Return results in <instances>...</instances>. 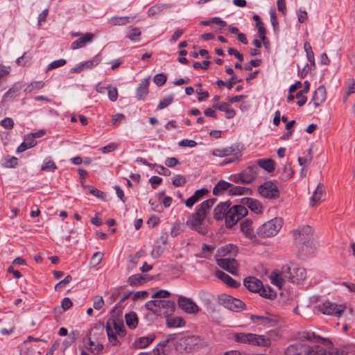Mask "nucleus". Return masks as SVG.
Returning a JSON list of instances; mask_svg holds the SVG:
<instances>
[{
	"label": "nucleus",
	"mask_w": 355,
	"mask_h": 355,
	"mask_svg": "<svg viewBox=\"0 0 355 355\" xmlns=\"http://www.w3.org/2000/svg\"><path fill=\"white\" fill-rule=\"evenodd\" d=\"M216 202V199L210 198L203 201L194 213L187 220V225L193 230L205 235L209 225V211Z\"/></svg>",
	"instance_id": "1"
},
{
	"label": "nucleus",
	"mask_w": 355,
	"mask_h": 355,
	"mask_svg": "<svg viewBox=\"0 0 355 355\" xmlns=\"http://www.w3.org/2000/svg\"><path fill=\"white\" fill-rule=\"evenodd\" d=\"M307 277L305 268L293 265L291 266H284L279 272H272L270 275L271 283L279 288H282L288 279L291 282L296 284H302Z\"/></svg>",
	"instance_id": "2"
},
{
	"label": "nucleus",
	"mask_w": 355,
	"mask_h": 355,
	"mask_svg": "<svg viewBox=\"0 0 355 355\" xmlns=\"http://www.w3.org/2000/svg\"><path fill=\"white\" fill-rule=\"evenodd\" d=\"M106 332L108 344L111 346H119L126 334V330L122 320L111 319L106 322Z\"/></svg>",
	"instance_id": "3"
},
{
	"label": "nucleus",
	"mask_w": 355,
	"mask_h": 355,
	"mask_svg": "<svg viewBox=\"0 0 355 355\" xmlns=\"http://www.w3.org/2000/svg\"><path fill=\"white\" fill-rule=\"evenodd\" d=\"M103 329L92 328L83 338V344L92 354L99 355L103 349V345L99 341V336H103Z\"/></svg>",
	"instance_id": "4"
},
{
	"label": "nucleus",
	"mask_w": 355,
	"mask_h": 355,
	"mask_svg": "<svg viewBox=\"0 0 355 355\" xmlns=\"http://www.w3.org/2000/svg\"><path fill=\"white\" fill-rule=\"evenodd\" d=\"M146 308L157 315H167L175 310V303L171 300H155L146 303Z\"/></svg>",
	"instance_id": "5"
},
{
	"label": "nucleus",
	"mask_w": 355,
	"mask_h": 355,
	"mask_svg": "<svg viewBox=\"0 0 355 355\" xmlns=\"http://www.w3.org/2000/svg\"><path fill=\"white\" fill-rule=\"evenodd\" d=\"M294 239L300 243L313 245L316 248L318 243L315 241V234L311 227L302 226L293 231Z\"/></svg>",
	"instance_id": "6"
},
{
	"label": "nucleus",
	"mask_w": 355,
	"mask_h": 355,
	"mask_svg": "<svg viewBox=\"0 0 355 355\" xmlns=\"http://www.w3.org/2000/svg\"><path fill=\"white\" fill-rule=\"evenodd\" d=\"M282 220L275 218L263 223L257 230V234L261 237H270L276 235L282 227Z\"/></svg>",
	"instance_id": "7"
},
{
	"label": "nucleus",
	"mask_w": 355,
	"mask_h": 355,
	"mask_svg": "<svg viewBox=\"0 0 355 355\" xmlns=\"http://www.w3.org/2000/svg\"><path fill=\"white\" fill-rule=\"evenodd\" d=\"M248 214L247 209L242 205H234L229 207L225 213V224L227 227H232Z\"/></svg>",
	"instance_id": "8"
},
{
	"label": "nucleus",
	"mask_w": 355,
	"mask_h": 355,
	"mask_svg": "<svg viewBox=\"0 0 355 355\" xmlns=\"http://www.w3.org/2000/svg\"><path fill=\"white\" fill-rule=\"evenodd\" d=\"M345 309V305H338L329 301L325 302L322 304H319L317 306L318 311L322 313V314L327 315H334L338 318H340L341 316Z\"/></svg>",
	"instance_id": "9"
},
{
	"label": "nucleus",
	"mask_w": 355,
	"mask_h": 355,
	"mask_svg": "<svg viewBox=\"0 0 355 355\" xmlns=\"http://www.w3.org/2000/svg\"><path fill=\"white\" fill-rule=\"evenodd\" d=\"M219 302L225 308L236 312L243 310L245 306V303L241 300L227 295H220L219 297Z\"/></svg>",
	"instance_id": "10"
},
{
	"label": "nucleus",
	"mask_w": 355,
	"mask_h": 355,
	"mask_svg": "<svg viewBox=\"0 0 355 355\" xmlns=\"http://www.w3.org/2000/svg\"><path fill=\"white\" fill-rule=\"evenodd\" d=\"M216 263L222 269L227 271L228 272L237 275L239 273V263L232 257L216 258Z\"/></svg>",
	"instance_id": "11"
},
{
	"label": "nucleus",
	"mask_w": 355,
	"mask_h": 355,
	"mask_svg": "<svg viewBox=\"0 0 355 355\" xmlns=\"http://www.w3.org/2000/svg\"><path fill=\"white\" fill-rule=\"evenodd\" d=\"M250 320L266 327H273L277 326L279 323V318L277 315L268 313H266L263 315H251Z\"/></svg>",
	"instance_id": "12"
},
{
	"label": "nucleus",
	"mask_w": 355,
	"mask_h": 355,
	"mask_svg": "<svg viewBox=\"0 0 355 355\" xmlns=\"http://www.w3.org/2000/svg\"><path fill=\"white\" fill-rule=\"evenodd\" d=\"M258 191L261 196L266 198L276 199L279 196L277 185L272 182H264L259 187Z\"/></svg>",
	"instance_id": "13"
},
{
	"label": "nucleus",
	"mask_w": 355,
	"mask_h": 355,
	"mask_svg": "<svg viewBox=\"0 0 355 355\" xmlns=\"http://www.w3.org/2000/svg\"><path fill=\"white\" fill-rule=\"evenodd\" d=\"M178 306L187 313L196 314L199 312L198 306L191 299L180 296L178 300Z\"/></svg>",
	"instance_id": "14"
},
{
	"label": "nucleus",
	"mask_w": 355,
	"mask_h": 355,
	"mask_svg": "<svg viewBox=\"0 0 355 355\" xmlns=\"http://www.w3.org/2000/svg\"><path fill=\"white\" fill-rule=\"evenodd\" d=\"M259 168L255 164L248 165L241 172V178L243 184H250L253 182L257 176Z\"/></svg>",
	"instance_id": "15"
},
{
	"label": "nucleus",
	"mask_w": 355,
	"mask_h": 355,
	"mask_svg": "<svg viewBox=\"0 0 355 355\" xmlns=\"http://www.w3.org/2000/svg\"><path fill=\"white\" fill-rule=\"evenodd\" d=\"M238 248L232 244H228L220 248L217 250L216 258L232 257L236 256Z\"/></svg>",
	"instance_id": "16"
},
{
	"label": "nucleus",
	"mask_w": 355,
	"mask_h": 355,
	"mask_svg": "<svg viewBox=\"0 0 355 355\" xmlns=\"http://www.w3.org/2000/svg\"><path fill=\"white\" fill-rule=\"evenodd\" d=\"M94 38V35L92 33H87L83 34L79 39L71 43V49L72 50H76L80 48H83L86 46V44L92 42Z\"/></svg>",
	"instance_id": "17"
},
{
	"label": "nucleus",
	"mask_w": 355,
	"mask_h": 355,
	"mask_svg": "<svg viewBox=\"0 0 355 355\" xmlns=\"http://www.w3.org/2000/svg\"><path fill=\"white\" fill-rule=\"evenodd\" d=\"M244 286L251 292L259 293L262 288V282L254 277H248L244 279Z\"/></svg>",
	"instance_id": "18"
},
{
	"label": "nucleus",
	"mask_w": 355,
	"mask_h": 355,
	"mask_svg": "<svg viewBox=\"0 0 355 355\" xmlns=\"http://www.w3.org/2000/svg\"><path fill=\"white\" fill-rule=\"evenodd\" d=\"M324 188L322 184L319 183L310 199V205L315 207L318 203L323 200L324 196Z\"/></svg>",
	"instance_id": "19"
},
{
	"label": "nucleus",
	"mask_w": 355,
	"mask_h": 355,
	"mask_svg": "<svg viewBox=\"0 0 355 355\" xmlns=\"http://www.w3.org/2000/svg\"><path fill=\"white\" fill-rule=\"evenodd\" d=\"M250 345L259 347H268L271 344L270 339L265 335H259L251 333Z\"/></svg>",
	"instance_id": "20"
},
{
	"label": "nucleus",
	"mask_w": 355,
	"mask_h": 355,
	"mask_svg": "<svg viewBox=\"0 0 355 355\" xmlns=\"http://www.w3.org/2000/svg\"><path fill=\"white\" fill-rule=\"evenodd\" d=\"M326 99V89L324 87L320 86L314 92L311 98L315 107L320 105Z\"/></svg>",
	"instance_id": "21"
},
{
	"label": "nucleus",
	"mask_w": 355,
	"mask_h": 355,
	"mask_svg": "<svg viewBox=\"0 0 355 355\" xmlns=\"http://www.w3.org/2000/svg\"><path fill=\"white\" fill-rule=\"evenodd\" d=\"M309 347L301 343H297L289 346L286 351V355H304Z\"/></svg>",
	"instance_id": "22"
},
{
	"label": "nucleus",
	"mask_w": 355,
	"mask_h": 355,
	"mask_svg": "<svg viewBox=\"0 0 355 355\" xmlns=\"http://www.w3.org/2000/svg\"><path fill=\"white\" fill-rule=\"evenodd\" d=\"M208 193L209 191L207 189H201L199 190H196L193 195H192L186 200V206L189 208H191L194 204L198 202L201 198H202L204 196H205Z\"/></svg>",
	"instance_id": "23"
},
{
	"label": "nucleus",
	"mask_w": 355,
	"mask_h": 355,
	"mask_svg": "<svg viewBox=\"0 0 355 355\" xmlns=\"http://www.w3.org/2000/svg\"><path fill=\"white\" fill-rule=\"evenodd\" d=\"M169 342V339L159 342L153 349V355H168L171 351V347L168 345Z\"/></svg>",
	"instance_id": "24"
},
{
	"label": "nucleus",
	"mask_w": 355,
	"mask_h": 355,
	"mask_svg": "<svg viewBox=\"0 0 355 355\" xmlns=\"http://www.w3.org/2000/svg\"><path fill=\"white\" fill-rule=\"evenodd\" d=\"M238 150H239V149L237 146H232L226 148L214 149L212 151V155L214 156L223 157L232 155V154L236 153L235 152L238 153Z\"/></svg>",
	"instance_id": "25"
},
{
	"label": "nucleus",
	"mask_w": 355,
	"mask_h": 355,
	"mask_svg": "<svg viewBox=\"0 0 355 355\" xmlns=\"http://www.w3.org/2000/svg\"><path fill=\"white\" fill-rule=\"evenodd\" d=\"M230 204L227 202H221L218 204L214 209V216L217 220L225 218V213L227 212Z\"/></svg>",
	"instance_id": "26"
},
{
	"label": "nucleus",
	"mask_w": 355,
	"mask_h": 355,
	"mask_svg": "<svg viewBox=\"0 0 355 355\" xmlns=\"http://www.w3.org/2000/svg\"><path fill=\"white\" fill-rule=\"evenodd\" d=\"M232 186V184L225 181V180H220L217 182V184L214 186L213 189V194L214 196H221L223 195L226 191L229 192V190Z\"/></svg>",
	"instance_id": "27"
},
{
	"label": "nucleus",
	"mask_w": 355,
	"mask_h": 355,
	"mask_svg": "<svg viewBox=\"0 0 355 355\" xmlns=\"http://www.w3.org/2000/svg\"><path fill=\"white\" fill-rule=\"evenodd\" d=\"M216 276L230 287L236 288L240 285L239 282L221 270H217Z\"/></svg>",
	"instance_id": "28"
},
{
	"label": "nucleus",
	"mask_w": 355,
	"mask_h": 355,
	"mask_svg": "<svg viewBox=\"0 0 355 355\" xmlns=\"http://www.w3.org/2000/svg\"><path fill=\"white\" fill-rule=\"evenodd\" d=\"M149 81L148 79H144L139 84L137 89V97L139 100H144L148 93Z\"/></svg>",
	"instance_id": "29"
},
{
	"label": "nucleus",
	"mask_w": 355,
	"mask_h": 355,
	"mask_svg": "<svg viewBox=\"0 0 355 355\" xmlns=\"http://www.w3.org/2000/svg\"><path fill=\"white\" fill-rule=\"evenodd\" d=\"M251 189L248 187L241 186H233L232 184L230 190V196H242V195H250L251 194Z\"/></svg>",
	"instance_id": "30"
},
{
	"label": "nucleus",
	"mask_w": 355,
	"mask_h": 355,
	"mask_svg": "<svg viewBox=\"0 0 355 355\" xmlns=\"http://www.w3.org/2000/svg\"><path fill=\"white\" fill-rule=\"evenodd\" d=\"M257 164V166H260L268 173L272 172L275 170V162L270 158L258 159Z\"/></svg>",
	"instance_id": "31"
},
{
	"label": "nucleus",
	"mask_w": 355,
	"mask_h": 355,
	"mask_svg": "<svg viewBox=\"0 0 355 355\" xmlns=\"http://www.w3.org/2000/svg\"><path fill=\"white\" fill-rule=\"evenodd\" d=\"M249 207V209L256 214H259L262 211V206L261 203L254 199L252 198H244L243 199Z\"/></svg>",
	"instance_id": "32"
},
{
	"label": "nucleus",
	"mask_w": 355,
	"mask_h": 355,
	"mask_svg": "<svg viewBox=\"0 0 355 355\" xmlns=\"http://www.w3.org/2000/svg\"><path fill=\"white\" fill-rule=\"evenodd\" d=\"M304 355H329V352L322 346L314 345L309 347Z\"/></svg>",
	"instance_id": "33"
},
{
	"label": "nucleus",
	"mask_w": 355,
	"mask_h": 355,
	"mask_svg": "<svg viewBox=\"0 0 355 355\" xmlns=\"http://www.w3.org/2000/svg\"><path fill=\"white\" fill-rule=\"evenodd\" d=\"M141 31L139 28L129 27L126 31V37L131 41L139 42L140 40Z\"/></svg>",
	"instance_id": "34"
},
{
	"label": "nucleus",
	"mask_w": 355,
	"mask_h": 355,
	"mask_svg": "<svg viewBox=\"0 0 355 355\" xmlns=\"http://www.w3.org/2000/svg\"><path fill=\"white\" fill-rule=\"evenodd\" d=\"M125 322L128 327L135 329L138 324V318L135 312H130L125 315Z\"/></svg>",
	"instance_id": "35"
},
{
	"label": "nucleus",
	"mask_w": 355,
	"mask_h": 355,
	"mask_svg": "<svg viewBox=\"0 0 355 355\" xmlns=\"http://www.w3.org/2000/svg\"><path fill=\"white\" fill-rule=\"evenodd\" d=\"M148 280V278L146 275L141 274H136L132 275L128 279V283L131 286L141 285Z\"/></svg>",
	"instance_id": "36"
},
{
	"label": "nucleus",
	"mask_w": 355,
	"mask_h": 355,
	"mask_svg": "<svg viewBox=\"0 0 355 355\" xmlns=\"http://www.w3.org/2000/svg\"><path fill=\"white\" fill-rule=\"evenodd\" d=\"M293 173L291 164L287 162L281 171V179L284 181H287L292 178Z\"/></svg>",
	"instance_id": "37"
},
{
	"label": "nucleus",
	"mask_w": 355,
	"mask_h": 355,
	"mask_svg": "<svg viewBox=\"0 0 355 355\" xmlns=\"http://www.w3.org/2000/svg\"><path fill=\"white\" fill-rule=\"evenodd\" d=\"M251 336V333H236L234 338L238 343L250 345Z\"/></svg>",
	"instance_id": "38"
},
{
	"label": "nucleus",
	"mask_w": 355,
	"mask_h": 355,
	"mask_svg": "<svg viewBox=\"0 0 355 355\" xmlns=\"http://www.w3.org/2000/svg\"><path fill=\"white\" fill-rule=\"evenodd\" d=\"M154 340L153 336H146L139 338L135 341V346L137 348H144L147 347Z\"/></svg>",
	"instance_id": "39"
},
{
	"label": "nucleus",
	"mask_w": 355,
	"mask_h": 355,
	"mask_svg": "<svg viewBox=\"0 0 355 355\" xmlns=\"http://www.w3.org/2000/svg\"><path fill=\"white\" fill-rule=\"evenodd\" d=\"M129 17L124 16V17H113L111 19H109V24L114 26H123L127 24Z\"/></svg>",
	"instance_id": "40"
},
{
	"label": "nucleus",
	"mask_w": 355,
	"mask_h": 355,
	"mask_svg": "<svg viewBox=\"0 0 355 355\" xmlns=\"http://www.w3.org/2000/svg\"><path fill=\"white\" fill-rule=\"evenodd\" d=\"M166 324L169 327H180L184 324V321L179 317L168 318Z\"/></svg>",
	"instance_id": "41"
},
{
	"label": "nucleus",
	"mask_w": 355,
	"mask_h": 355,
	"mask_svg": "<svg viewBox=\"0 0 355 355\" xmlns=\"http://www.w3.org/2000/svg\"><path fill=\"white\" fill-rule=\"evenodd\" d=\"M259 293L261 296L268 299H273L276 296V293L270 287H264L263 285L262 288L259 290Z\"/></svg>",
	"instance_id": "42"
},
{
	"label": "nucleus",
	"mask_w": 355,
	"mask_h": 355,
	"mask_svg": "<svg viewBox=\"0 0 355 355\" xmlns=\"http://www.w3.org/2000/svg\"><path fill=\"white\" fill-rule=\"evenodd\" d=\"M101 61V58L100 55H97L92 60L82 62V66H83L84 69H91L92 67L98 65Z\"/></svg>",
	"instance_id": "43"
},
{
	"label": "nucleus",
	"mask_w": 355,
	"mask_h": 355,
	"mask_svg": "<svg viewBox=\"0 0 355 355\" xmlns=\"http://www.w3.org/2000/svg\"><path fill=\"white\" fill-rule=\"evenodd\" d=\"M184 231V225L180 222H175L171 231V235L173 237H176Z\"/></svg>",
	"instance_id": "44"
},
{
	"label": "nucleus",
	"mask_w": 355,
	"mask_h": 355,
	"mask_svg": "<svg viewBox=\"0 0 355 355\" xmlns=\"http://www.w3.org/2000/svg\"><path fill=\"white\" fill-rule=\"evenodd\" d=\"M174 96L173 94L168 95L161 100L157 105V110H163L173 101Z\"/></svg>",
	"instance_id": "45"
},
{
	"label": "nucleus",
	"mask_w": 355,
	"mask_h": 355,
	"mask_svg": "<svg viewBox=\"0 0 355 355\" xmlns=\"http://www.w3.org/2000/svg\"><path fill=\"white\" fill-rule=\"evenodd\" d=\"M44 86V83L43 81H35L28 85L26 88L24 89V92L26 93H30L32 92L34 89H40L43 88Z\"/></svg>",
	"instance_id": "46"
},
{
	"label": "nucleus",
	"mask_w": 355,
	"mask_h": 355,
	"mask_svg": "<svg viewBox=\"0 0 355 355\" xmlns=\"http://www.w3.org/2000/svg\"><path fill=\"white\" fill-rule=\"evenodd\" d=\"M187 183V178L183 175H176L173 177L172 184L175 187H182Z\"/></svg>",
	"instance_id": "47"
},
{
	"label": "nucleus",
	"mask_w": 355,
	"mask_h": 355,
	"mask_svg": "<svg viewBox=\"0 0 355 355\" xmlns=\"http://www.w3.org/2000/svg\"><path fill=\"white\" fill-rule=\"evenodd\" d=\"M107 89L109 99L112 102L116 101L118 98L117 88L116 87H112L110 85L107 87Z\"/></svg>",
	"instance_id": "48"
},
{
	"label": "nucleus",
	"mask_w": 355,
	"mask_h": 355,
	"mask_svg": "<svg viewBox=\"0 0 355 355\" xmlns=\"http://www.w3.org/2000/svg\"><path fill=\"white\" fill-rule=\"evenodd\" d=\"M20 88L18 87H13L10 88L4 95L3 99L13 98L19 94Z\"/></svg>",
	"instance_id": "49"
},
{
	"label": "nucleus",
	"mask_w": 355,
	"mask_h": 355,
	"mask_svg": "<svg viewBox=\"0 0 355 355\" xmlns=\"http://www.w3.org/2000/svg\"><path fill=\"white\" fill-rule=\"evenodd\" d=\"M67 61L64 59H59L51 62L47 67L46 71L64 66Z\"/></svg>",
	"instance_id": "50"
},
{
	"label": "nucleus",
	"mask_w": 355,
	"mask_h": 355,
	"mask_svg": "<svg viewBox=\"0 0 355 355\" xmlns=\"http://www.w3.org/2000/svg\"><path fill=\"white\" fill-rule=\"evenodd\" d=\"M103 254L102 252H95L91 258L90 263L92 264V266L95 267L101 263V261L103 259Z\"/></svg>",
	"instance_id": "51"
},
{
	"label": "nucleus",
	"mask_w": 355,
	"mask_h": 355,
	"mask_svg": "<svg viewBox=\"0 0 355 355\" xmlns=\"http://www.w3.org/2000/svg\"><path fill=\"white\" fill-rule=\"evenodd\" d=\"M313 156L311 154V149H309V153L307 155H306L304 157H298V162L299 164L302 166H305L306 165H308L311 163L312 160Z\"/></svg>",
	"instance_id": "52"
},
{
	"label": "nucleus",
	"mask_w": 355,
	"mask_h": 355,
	"mask_svg": "<svg viewBox=\"0 0 355 355\" xmlns=\"http://www.w3.org/2000/svg\"><path fill=\"white\" fill-rule=\"evenodd\" d=\"M236 153L232 154L234 155L233 158H228L225 159L221 163L222 165L227 164L230 163L235 162H240L241 160V153L240 152V150L237 152H235Z\"/></svg>",
	"instance_id": "53"
},
{
	"label": "nucleus",
	"mask_w": 355,
	"mask_h": 355,
	"mask_svg": "<svg viewBox=\"0 0 355 355\" xmlns=\"http://www.w3.org/2000/svg\"><path fill=\"white\" fill-rule=\"evenodd\" d=\"M166 76L164 73H158L154 76L153 81L157 86H162L166 81Z\"/></svg>",
	"instance_id": "54"
},
{
	"label": "nucleus",
	"mask_w": 355,
	"mask_h": 355,
	"mask_svg": "<svg viewBox=\"0 0 355 355\" xmlns=\"http://www.w3.org/2000/svg\"><path fill=\"white\" fill-rule=\"evenodd\" d=\"M171 295V293L166 290H159L153 293L151 295L152 298H166Z\"/></svg>",
	"instance_id": "55"
},
{
	"label": "nucleus",
	"mask_w": 355,
	"mask_h": 355,
	"mask_svg": "<svg viewBox=\"0 0 355 355\" xmlns=\"http://www.w3.org/2000/svg\"><path fill=\"white\" fill-rule=\"evenodd\" d=\"M1 125L5 128L8 130L12 129L14 126V121L12 118L6 117L1 120Z\"/></svg>",
	"instance_id": "56"
},
{
	"label": "nucleus",
	"mask_w": 355,
	"mask_h": 355,
	"mask_svg": "<svg viewBox=\"0 0 355 355\" xmlns=\"http://www.w3.org/2000/svg\"><path fill=\"white\" fill-rule=\"evenodd\" d=\"M72 279V277L71 275H67L62 280L60 281L55 286V290H59L64 288L67 284H68Z\"/></svg>",
	"instance_id": "57"
},
{
	"label": "nucleus",
	"mask_w": 355,
	"mask_h": 355,
	"mask_svg": "<svg viewBox=\"0 0 355 355\" xmlns=\"http://www.w3.org/2000/svg\"><path fill=\"white\" fill-rule=\"evenodd\" d=\"M214 245L203 244L202 245V256L205 258L208 257V256L214 251Z\"/></svg>",
	"instance_id": "58"
},
{
	"label": "nucleus",
	"mask_w": 355,
	"mask_h": 355,
	"mask_svg": "<svg viewBox=\"0 0 355 355\" xmlns=\"http://www.w3.org/2000/svg\"><path fill=\"white\" fill-rule=\"evenodd\" d=\"M118 146L119 144L116 143H111L105 146L102 147L100 150L103 153H109L117 149Z\"/></svg>",
	"instance_id": "59"
},
{
	"label": "nucleus",
	"mask_w": 355,
	"mask_h": 355,
	"mask_svg": "<svg viewBox=\"0 0 355 355\" xmlns=\"http://www.w3.org/2000/svg\"><path fill=\"white\" fill-rule=\"evenodd\" d=\"M31 59L30 55H27V53H24L21 57L18 58L16 62L18 65L25 66L26 64Z\"/></svg>",
	"instance_id": "60"
},
{
	"label": "nucleus",
	"mask_w": 355,
	"mask_h": 355,
	"mask_svg": "<svg viewBox=\"0 0 355 355\" xmlns=\"http://www.w3.org/2000/svg\"><path fill=\"white\" fill-rule=\"evenodd\" d=\"M269 12L272 26H273L274 30L276 31L278 28V21L276 17V12L274 9H270Z\"/></svg>",
	"instance_id": "61"
},
{
	"label": "nucleus",
	"mask_w": 355,
	"mask_h": 355,
	"mask_svg": "<svg viewBox=\"0 0 355 355\" xmlns=\"http://www.w3.org/2000/svg\"><path fill=\"white\" fill-rule=\"evenodd\" d=\"M104 304L103 297L98 296L94 299L93 307L96 310H100L104 306Z\"/></svg>",
	"instance_id": "62"
},
{
	"label": "nucleus",
	"mask_w": 355,
	"mask_h": 355,
	"mask_svg": "<svg viewBox=\"0 0 355 355\" xmlns=\"http://www.w3.org/2000/svg\"><path fill=\"white\" fill-rule=\"evenodd\" d=\"M242 81L241 79L240 78H238V77L235 75H233L230 77V78L229 79V81L226 83V87L229 89H231L234 85L236 83H241Z\"/></svg>",
	"instance_id": "63"
},
{
	"label": "nucleus",
	"mask_w": 355,
	"mask_h": 355,
	"mask_svg": "<svg viewBox=\"0 0 355 355\" xmlns=\"http://www.w3.org/2000/svg\"><path fill=\"white\" fill-rule=\"evenodd\" d=\"M24 141L25 142L26 146L33 148L36 145V141L33 139V136L31 135V134H28L25 136Z\"/></svg>",
	"instance_id": "64"
}]
</instances>
